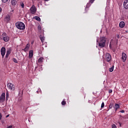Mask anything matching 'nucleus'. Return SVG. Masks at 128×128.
<instances>
[{"mask_svg": "<svg viewBox=\"0 0 128 128\" xmlns=\"http://www.w3.org/2000/svg\"><path fill=\"white\" fill-rule=\"evenodd\" d=\"M15 26L18 30H22L26 28V25L22 22H18L15 24Z\"/></svg>", "mask_w": 128, "mask_h": 128, "instance_id": "obj_1", "label": "nucleus"}, {"mask_svg": "<svg viewBox=\"0 0 128 128\" xmlns=\"http://www.w3.org/2000/svg\"><path fill=\"white\" fill-rule=\"evenodd\" d=\"M106 39L105 38V37H100V41L98 42V46L100 48H104V46H106Z\"/></svg>", "mask_w": 128, "mask_h": 128, "instance_id": "obj_2", "label": "nucleus"}, {"mask_svg": "<svg viewBox=\"0 0 128 128\" xmlns=\"http://www.w3.org/2000/svg\"><path fill=\"white\" fill-rule=\"evenodd\" d=\"M7 87L8 88V90H14L15 88H14V84L10 82L7 84Z\"/></svg>", "mask_w": 128, "mask_h": 128, "instance_id": "obj_3", "label": "nucleus"}, {"mask_svg": "<svg viewBox=\"0 0 128 128\" xmlns=\"http://www.w3.org/2000/svg\"><path fill=\"white\" fill-rule=\"evenodd\" d=\"M2 36L4 42H8L10 40V37L6 33H3Z\"/></svg>", "mask_w": 128, "mask_h": 128, "instance_id": "obj_4", "label": "nucleus"}, {"mask_svg": "<svg viewBox=\"0 0 128 128\" xmlns=\"http://www.w3.org/2000/svg\"><path fill=\"white\" fill-rule=\"evenodd\" d=\"M106 60L108 62H110L112 60V56L108 53L106 54Z\"/></svg>", "mask_w": 128, "mask_h": 128, "instance_id": "obj_5", "label": "nucleus"}, {"mask_svg": "<svg viewBox=\"0 0 128 128\" xmlns=\"http://www.w3.org/2000/svg\"><path fill=\"white\" fill-rule=\"evenodd\" d=\"M6 100V93H2V95L0 96V102L2 104Z\"/></svg>", "mask_w": 128, "mask_h": 128, "instance_id": "obj_6", "label": "nucleus"}, {"mask_svg": "<svg viewBox=\"0 0 128 128\" xmlns=\"http://www.w3.org/2000/svg\"><path fill=\"white\" fill-rule=\"evenodd\" d=\"M30 13L32 14H34L36 12V6H32L30 8Z\"/></svg>", "mask_w": 128, "mask_h": 128, "instance_id": "obj_7", "label": "nucleus"}, {"mask_svg": "<svg viewBox=\"0 0 128 128\" xmlns=\"http://www.w3.org/2000/svg\"><path fill=\"white\" fill-rule=\"evenodd\" d=\"M0 52H1V54H2V58H4V55L6 54V48L2 47L1 48Z\"/></svg>", "mask_w": 128, "mask_h": 128, "instance_id": "obj_8", "label": "nucleus"}, {"mask_svg": "<svg viewBox=\"0 0 128 128\" xmlns=\"http://www.w3.org/2000/svg\"><path fill=\"white\" fill-rule=\"evenodd\" d=\"M126 53L124 52H122V62H126Z\"/></svg>", "mask_w": 128, "mask_h": 128, "instance_id": "obj_9", "label": "nucleus"}, {"mask_svg": "<svg viewBox=\"0 0 128 128\" xmlns=\"http://www.w3.org/2000/svg\"><path fill=\"white\" fill-rule=\"evenodd\" d=\"M4 20L6 22H10V16L9 14L6 15Z\"/></svg>", "mask_w": 128, "mask_h": 128, "instance_id": "obj_10", "label": "nucleus"}, {"mask_svg": "<svg viewBox=\"0 0 128 128\" xmlns=\"http://www.w3.org/2000/svg\"><path fill=\"white\" fill-rule=\"evenodd\" d=\"M124 6L126 10L128 9V0H124Z\"/></svg>", "mask_w": 128, "mask_h": 128, "instance_id": "obj_11", "label": "nucleus"}, {"mask_svg": "<svg viewBox=\"0 0 128 128\" xmlns=\"http://www.w3.org/2000/svg\"><path fill=\"white\" fill-rule=\"evenodd\" d=\"M17 4L18 1H16V0H11V4L12 6H16Z\"/></svg>", "mask_w": 128, "mask_h": 128, "instance_id": "obj_12", "label": "nucleus"}, {"mask_svg": "<svg viewBox=\"0 0 128 128\" xmlns=\"http://www.w3.org/2000/svg\"><path fill=\"white\" fill-rule=\"evenodd\" d=\"M32 56H34V51L32 50H30L28 56L29 58H32Z\"/></svg>", "mask_w": 128, "mask_h": 128, "instance_id": "obj_13", "label": "nucleus"}, {"mask_svg": "<svg viewBox=\"0 0 128 128\" xmlns=\"http://www.w3.org/2000/svg\"><path fill=\"white\" fill-rule=\"evenodd\" d=\"M119 26L121 28H124V22L122 21L120 22L119 24Z\"/></svg>", "mask_w": 128, "mask_h": 128, "instance_id": "obj_14", "label": "nucleus"}, {"mask_svg": "<svg viewBox=\"0 0 128 128\" xmlns=\"http://www.w3.org/2000/svg\"><path fill=\"white\" fill-rule=\"evenodd\" d=\"M90 2H89L86 5V7L85 8V10H86V12H88V8H90Z\"/></svg>", "mask_w": 128, "mask_h": 128, "instance_id": "obj_15", "label": "nucleus"}, {"mask_svg": "<svg viewBox=\"0 0 128 128\" xmlns=\"http://www.w3.org/2000/svg\"><path fill=\"white\" fill-rule=\"evenodd\" d=\"M44 62V57H40L38 60V62L39 64H42Z\"/></svg>", "mask_w": 128, "mask_h": 128, "instance_id": "obj_16", "label": "nucleus"}, {"mask_svg": "<svg viewBox=\"0 0 128 128\" xmlns=\"http://www.w3.org/2000/svg\"><path fill=\"white\" fill-rule=\"evenodd\" d=\"M10 52H12V48H8L6 50V54H10Z\"/></svg>", "mask_w": 128, "mask_h": 128, "instance_id": "obj_17", "label": "nucleus"}, {"mask_svg": "<svg viewBox=\"0 0 128 128\" xmlns=\"http://www.w3.org/2000/svg\"><path fill=\"white\" fill-rule=\"evenodd\" d=\"M40 40L42 42V44H44V36H42V35L40 36Z\"/></svg>", "mask_w": 128, "mask_h": 128, "instance_id": "obj_18", "label": "nucleus"}, {"mask_svg": "<svg viewBox=\"0 0 128 128\" xmlns=\"http://www.w3.org/2000/svg\"><path fill=\"white\" fill-rule=\"evenodd\" d=\"M114 66H112L110 68H109V72H114Z\"/></svg>", "mask_w": 128, "mask_h": 128, "instance_id": "obj_19", "label": "nucleus"}, {"mask_svg": "<svg viewBox=\"0 0 128 128\" xmlns=\"http://www.w3.org/2000/svg\"><path fill=\"white\" fill-rule=\"evenodd\" d=\"M9 94L8 91L6 92V100H8Z\"/></svg>", "mask_w": 128, "mask_h": 128, "instance_id": "obj_20", "label": "nucleus"}, {"mask_svg": "<svg viewBox=\"0 0 128 128\" xmlns=\"http://www.w3.org/2000/svg\"><path fill=\"white\" fill-rule=\"evenodd\" d=\"M118 108H120V104H115V110H118Z\"/></svg>", "mask_w": 128, "mask_h": 128, "instance_id": "obj_21", "label": "nucleus"}, {"mask_svg": "<svg viewBox=\"0 0 128 128\" xmlns=\"http://www.w3.org/2000/svg\"><path fill=\"white\" fill-rule=\"evenodd\" d=\"M34 18L36 20H38V22H40V18L38 16H36L34 17Z\"/></svg>", "mask_w": 128, "mask_h": 128, "instance_id": "obj_22", "label": "nucleus"}, {"mask_svg": "<svg viewBox=\"0 0 128 128\" xmlns=\"http://www.w3.org/2000/svg\"><path fill=\"white\" fill-rule=\"evenodd\" d=\"M66 101H64V100H63L62 102V106H66Z\"/></svg>", "mask_w": 128, "mask_h": 128, "instance_id": "obj_23", "label": "nucleus"}, {"mask_svg": "<svg viewBox=\"0 0 128 128\" xmlns=\"http://www.w3.org/2000/svg\"><path fill=\"white\" fill-rule=\"evenodd\" d=\"M20 6H21L22 8H24V2H21Z\"/></svg>", "mask_w": 128, "mask_h": 128, "instance_id": "obj_24", "label": "nucleus"}, {"mask_svg": "<svg viewBox=\"0 0 128 128\" xmlns=\"http://www.w3.org/2000/svg\"><path fill=\"white\" fill-rule=\"evenodd\" d=\"M13 62H16V64H18V60H16V58H14L12 59Z\"/></svg>", "mask_w": 128, "mask_h": 128, "instance_id": "obj_25", "label": "nucleus"}, {"mask_svg": "<svg viewBox=\"0 0 128 128\" xmlns=\"http://www.w3.org/2000/svg\"><path fill=\"white\" fill-rule=\"evenodd\" d=\"M26 48L30 50V44H28L26 46Z\"/></svg>", "mask_w": 128, "mask_h": 128, "instance_id": "obj_26", "label": "nucleus"}, {"mask_svg": "<svg viewBox=\"0 0 128 128\" xmlns=\"http://www.w3.org/2000/svg\"><path fill=\"white\" fill-rule=\"evenodd\" d=\"M104 107V102H102L101 105V108H102Z\"/></svg>", "mask_w": 128, "mask_h": 128, "instance_id": "obj_27", "label": "nucleus"}, {"mask_svg": "<svg viewBox=\"0 0 128 128\" xmlns=\"http://www.w3.org/2000/svg\"><path fill=\"white\" fill-rule=\"evenodd\" d=\"M23 50L25 52H28V48H24V50Z\"/></svg>", "mask_w": 128, "mask_h": 128, "instance_id": "obj_28", "label": "nucleus"}, {"mask_svg": "<svg viewBox=\"0 0 128 128\" xmlns=\"http://www.w3.org/2000/svg\"><path fill=\"white\" fill-rule=\"evenodd\" d=\"M38 30H42V27L40 26V25L38 26Z\"/></svg>", "mask_w": 128, "mask_h": 128, "instance_id": "obj_29", "label": "nucleus"}, {"mask_svg": "<svg viewBox=\"0 0 128 128\" xmlns=\"http://www.w3.org/2000/svg\"><path fill=\"white\" fill-rule=\"evenodd\" d=\"M96 0H90L89 2H90L91 4H94V2Z\"/></svg>", "mask_w": 128, "mask_h": 128, "instance_id": "obj_30", "label": "nucleus"}, {"mask_svg": "<svg viewBox=\"0 0 128 128\" xmlns=\"http://www.w3.org/2000/svg\"><path fill=\"white\" fill-rule=\"evenodd\" d=\"M112 128H116V126L114 124H112Z\"/></svg>", "mask_w": 128, "mask_h": 128, "instance_id": "obj_31", "label": "nucleus"}, {"mask_svg": "<svg viewBox=\"0 0 128 128\" xmlns=\"http://www.w3.org/2000/svg\"><path fill=\"white\" fill-rule=\"evenodd\" d=\"M3 2H8V0H2Z\"/></svg>", "mask_w": 128, "mask_h": 128, "instance_id": "obj_32", "label": "nucleus"}, {"mask_svg": "<svg viewBox=\"0 0 128 128\" xmlns=\"http://www.w3.org/2000/svg\"><path fill=\"white\" fill-rule=\"evenodd\" d=\"M2 113L0 112V120H2Z\"/></svg>", "mask_w": 128, "mask_h": 128, "instance_id": "obj_33", "label": "nucleus"}, {"mask_svg": "<svg viewBox=\"0 0 128 128\" xmlns=\"http://www.w3.org/2000/svg\"><path fill=\"white\" fill-rule=\"evenodd\" d=\"M108 92H109V94H112V90H108Z\"/></svg>", "mask_w": 128, "mask_h": 128, "instance_id": "obj_34", "label": "nucleus"}, {"mask_svg": "<svg viewBox=\"0 0 128 128\" xmlns=\"http://www.w3.org/2000/svg\"><path fill=\"white\" fill-rule=\"evenodd\" d=\"M112 106H113L112 104H110V106H109V108H112Z\"/></svg>", "mask_w": 128, "mask_h": 128, "instance_id": "obj_35", "label": "nucleus"}, {"mask_svg": "<svg viewBox=\"0 0 128 128\" xmlns=\"http://www.w3.org/2000/svg\"><path fill=\"white\" fill-rule=\"evenodd\" d=\"M8 56H10V54H6V58H8Z\"/></svg>", "mask_w": 128, "mask_h": 128, "instance_id": "obj_36", "label": "nucleus"}, {"mask_svg": "<svg viewBox=\"0 0 128 128\" xmlns=\"http://www.w3.org/2000/svg\"><path fill=\"white\" fill-rule=\"evenodd\" d=\"M118 124L120 126H122V123H120V122H118Z\"/></svg>", "mask_w": 128, "mask_h": 128, "instance_id": "obj_37", "label": "nucleus"}, {"mask_svg": "<svg viewBox=\"0 0 128 128\" xmlns=\"http://www.w3.org/2000/svg\"><path fill=\"white\" fill-rule=\"evenodd\" d=\"M7 128H12V126H10Z\"/></svg>", "mask_w": 128, "mask_h": 128, "instance_id": "obj_38", "label": "nucleus"}, {"mask_svg": "<svg viewBox=\"0 0 128 128\" xmlns=\"http://www.w3.org/2000/svg\"><path fill=\"white\" fill-rule=\"evenodd\" d=\"M2 9L0 7V14L2 12Z\"/></svg>", "mask_w": 128, "mask_h": 128, "instance_id": "obj_39", "label": "nucleus"}, {"mask_svg": "<svg viewBox=\"0 0 128 128\" xmlns=\"http://www.w3.org/2000/svg\"><path fill=\"white\" fill-rule=\"evenodd\" d=\"M120 112L124 113V110H122Z\"/></svg>", "mask_w": 128, "mask_h": 128, "instance_id": "obj_40", "label": "nucleus"}, {"mask_svg": "<svg viewBox=\"0 0 128 128\" xmlns=\"http://www.w3.org/2000/svg\"><path fill=\"white\" fill-rule=\"evenodd\" d=\"M117 38H120V35L118 34V35L117 36Z\"/></svg>", "mask_w": 128, "mask_h": 128, "instance_id": "obj_41", "label": "nucleus"}, {"mask_svg": "<svg viewBox=\"0 0 128 128\" xmlns=\"http://www.w3.org/2000/svg\"><path fill=\"white\" fill-rule=\"evenodd\" d=\"M110 46H112V44L110 42Z\"/></svg>", "mask_w": 128, "mask_h": 128, "instance_id": "obj_42", "label": "nucleus"}, {"mask_svg": "<svg viewBox=\"0 0 128 128\" xmlns=\"http://www.w3.org/2000/svg\"><path fill=\"white\" fill-rule=\"evenodd\" d=\"M9 116H10V115H7V116H6V118H8Z\"/></svg>", "mask_w": 128, "mask_h": 128, "instance_id": "obj_43", "label": "nucleus"}, {"mask_svg": "<svg viewBox=\"0 0 128 128\" xmlns=\"http://www.w3.org/2000/svg\"><path fill=\"white\" fill-rule=\"evenodd\" d=\"M37 68H38V67H36V68H35V70H36Z\"/></svg>", "mask_w": 128, "mask_h": 128, "instance_id": "obj_44", "label": "nucleus"}, {"mask_svg": "<svg viewBox=\"0 0 128 128\" xmlns=\"http://www.w3.org/2000/svg\"><path fill=\"white\" fill-rule=\"evenodd\" d=\"M31 44H34V42H32V43H31Z\"/></svg>", "mask_w": 128, "mask_h": 128, "instance_id": "obj_45", "label": "nucleus"}, {"mask_svg": "<svg viewBox=\"0 0 128 128\" xmlns=\"http://www.w3.org/2000/svg\"><path fill=\"white\" fill-rule=\"evenodd\" d=\"M37 92H38V91H37Z\"/></svg>", "mask_w": 128, "mask_h": 128, "instance_id": "obj_46", "label": "nucleus"}]
</instances>
